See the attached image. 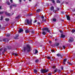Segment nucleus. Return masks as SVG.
Masks as SVG:
<instances>
[{
  "label": "nucleus",
  "mask_w": 75,
  "mask_h": 75,
  "mask_svg": "<svg viewBox=\"0 0 75 75\" xmlns=\"http://www.w3.org/2000/svg\"><path fill=\"white\" fill-rule=\"evenodd\" d=\"M33 71H34V73H37V72H38V71H37V70L36 69H34L33 70Z\"/></svg>",
  "instance_id": "nucleus-18"
},
{
  "label": "nucleus",
  "mask_w": 75,
  "mask_h": 75,
  "mask_svg": "<svg viewBox=\"0 0 75 75\" xmlns=\"http://www.w3.org/2000/svg\"><path fill=\"white\" fill-rule=\"evenodd\" d=\"M10 9H11V8H13V5H11L10 6Z\"/></svg>",
  "instance_id": "nucleus-34"
},
{
  "label": "nucleus",
  "mask_w": 75,
  "mask_h": 75,
  "mask_svg": "<svg viewBox=\"0 0 75 75\" xmlns=\"http://www.w3.org/2000/svg\"><path fill=\"white\" fill-rule=\"evenodd\" d=\"M20 17V16H18L17 17H16L15 18H19V17Z\"/></svg>",
  "instance_id": "nucleus-43"
},
{
  "label": "nucleus",
  "mask_w": 75,
  "mask_h": 75,
  "mask_svg": "<svg viewBox=\"0 0 75 75\" xmlns=\"http://www.w3.org/2000/svg\"><path fill=\"white\" fill-rule=\"evenodd\" d=\"M6 51H7V48H4V52H6Z\"/></svg>",
  "instance_id": "nucleus-31"
},
{
  "label": "nucleus",
  "mask_w": 75,
  "mask_h": 75,
  "mask_svg": "<svg viewBox=\"0 0 75 75\" xmlns=\"http://www.w3.org/2000/svg\"><path fill=\"white\" fill-rule=\"evenodd\" d=\"M57 3H60V1L58 0L57 1Z\"/></svg>",
  "instance_id": "nucleus-35"
},
{
  "label": "nucleus",
  "mask_w": 75,
  "mask_h": 75,
  "mask_svg": "<svg viewBox=\"0 0 75 75\" xmlns=\"http://www.w3.org/2000/svg\"><path fill=\"white\" fill-rule=\"evenodd\" d=\"M42 21L43 22H46V19H42Z\"/></svg>",
  "instance_id": "nucleus-27"
},
{
  "label": "nucleus",
  "mask_w": 75,
  "mask_h": 75,
  "mask_svg": "<svg viewBox=\"0 0 75 75\" xmlns=\"http://www.w3.org/2000/svg\"><path fill=\"white\" fill-rule=\"evenodd\" d=\"M72 32L73 33H74L75 32V30L74 29V30H72Z\"/></svg>",
  "instance_id": "nucleus-37"
},
{
  "label": "nucleus",
  "mask_w": 75,
  "mask_h": 75,
  "mask_svg": "<svg viewBox=\"0 0 75 75\" xmlns=\"http://www.w3.org/2000/svg\"><path fill=\"white\" fill-rule=\"evenodd\" d=\"M67 19V20H69V21H70L71 20V18H70V16L67 15L66 16Z\"/></svg>",
  "instance_id": "nucleus-10"
},
{
  "label": "nucleus",
  "mask_w": 75,
  "mask_h": 75,
  "mask_svg": "<svg viewBox=\"0 0 75 75\" xmlns=\"http://www.w3.org/2000/svg\"><path fill=\"white\" fill-rule=\"evenodd\" d=\"M32 34H35V32H34V30H32L31 31Z\"/></svg>",
  "instance_id": "nucleus-25"
},
{
  "label": "nucleus",
  "mask_w": 75,
  "mask_h": 75,
  "mask_svg": "<svg viewBox=\"0 0 75 75\" xmlns=\"http://www.w3.org/2000/svg\"><path fill=\"white\" fill-rule=\"evenodd\" d=\"M67 59H65L63 60V64H64V65H65V64H66L65 62H67Z\"/></svg>",
  "instance_id": "nucleus-9"
},
{
  "label": "nucleus",
  "mask_w": 75,
  "mask_h": 75,
  "mask_svg": "<svg viewBox=\"0 0 75 75\" xmlns=\"http://www.w3.org/2000/svg\"><path fill=\"white\" fill-rule=\"evenodd\" d=\"M57 72H58V73H59L60 72H61V71L60 70V69H58L57 70Z\"/></svg>",
  "instance_id": "nucleus-32"
},
{
  "label": "nucleus",
  "mask_w": 75,
  "mask_h": 75,
  "mask_svg": "<svg viewBox=\"0 0 75 75\" xmlns=\"http://www.w3.org/2000/svg\"><path fill=\"white\" fill-rule=\"evenodd\" d=\"M2 54L1 53V52H0V55H1Z\"/></svg>",
  "instance_id": "nucleus-59"
},
{
  "label": "nucleus",
  "mask_w": 75,
  "mask_h": 75,
  "mask_svg": "<svg viewBox=\"0 0 75 75\" xmlns=\"http://www.w3.org/2000/svg\"><path fill=\"white\" fill-rule=\"evenodd\" d=\"M6 35L7 36H8V37H9V36H10V34H6Z\"/></svg>",
  "instance_id": "nucleus-33"
},
{
  "label": "nucleus",
  "mask_w": 75,
  "mask_h": 75,
  "mask_svg": "<svg viewBox=\"0 0 75 75\" xmlns=\"http://www.w3.org/2000/svg\"><path fill=\"white\" fill-rule=\"evenodd\" d=\"M3 20V16H1L0 20L1 21V20Z\"/></svg>",
  "instance_id": "nucleus-29"
},
{
  "label": "nucleus",
  "mask_w": 75,
  "mask_h": 75,
  "mask_svg": "<svg viewBox=\"0 0 75 75\" xmlns=\"http://www.w3.org/2000/svg\"><path fill=\"white\" fill-rule=\"evenodd\" d=\"M52 20L53 21H54V22H55L57 21V19H56V18H54Z\"/></svg>",
  "instance_id": "nucleus-22"
},
{
  "label": "nucleus",
  "mask_w": 75,
  "mask_h": 75,
  "mask_svg": "<svg viewBox=\"0 0 75 75\" xmlns=\"http://www.w3.org/2000/svg\"><path fill=\"white\" fill-rule=\"evenodd\" d=\"M42 31H43L42 32V34L45 35L46 34H47V32H45L44 31H46L48 33H50V30H49V28H45L42 29Z\"/></svg>",
  "instance_id": "nucleus-2"
},
{
  "label": "nucleus",
  "mask_w": 75,
  "mask_h": 75,
  "mask_svg": "<svg viewBox=\"0 0 75 75\" xmlns=\"http://www.w3.org/2000/svg\"><path fill=\"white\" fill-rule=\"evenodd\" d=\"M57 71H58V69L56 68L54 71V73H55L56 72H57Z\"/></svg>",
  "instance_id": "nucleus-21"
},
{
  "label": "nucleus",
  "mask_w": 75,
  "mask_h": 75,
  "mask_svg": "<svg viewBox=\"0 0 75 75\" xmlns=\"http://www.w3.org/2000/svg\"><path fill=\"white\" fill-rule=\"evenodd\" d=\"M61 69H62V70H63V69H64V67H61Z\"/></svg>",
  "instance_id": "nucleus-46"
},
{
  "label": "nucleus",
  "mask_w": 75,
  "mask_h": 75,
  "mask_svg": "<svg viewBox=\"0 0 75 75\" xmlns=\"http://www.w3.org/2000/svg\"><path fill=\"white\" fill-rule=\"evenodd\" d=\"M48 75H52V74H51V73H50L48 74Z\"/></svg>",
  "instance_id": "nucleus-57"
},
{
  "label": "nucleus",
  "mask_w": 75,
  "mask_h": 75,
  "mask_svg": "<svg viewBox=\"0 0 75 75\" xmlns=\"http://www.w3.org/2000/svg\"><path fill=\"white\" fill-rule=\"evenodd\" d=\"M26 50L27 51V52H30V51H31V47H30L29 45H26V47H23L24 52H25Z\"/></svg>",
  "instance_id": "nucleus-1"
},
{
  "label": "nucleus",
  "mask_w": 75,
  "mask_h": 75,
  "mask_svg": "<svg viewBox=\"0 0 75 75\" xmlns=\"http://www.w3.org/2000/svg\"><path fill=\"white\" fill-rule=\"evenodd\" d=\"M2 50H3V49L2 48H1L0 49V52H1V51H2Z\"/></svg>",
  "instance_id": "nucleus-50"
},
{
  "label": "nucleus",
  "mask_w": 75,
  "mask_h": 75,
  "mask_svg": "<svg viewBox=\"0 0 75 75\" xmlns=\"http://www.w3.org/2000/svg\"><path fill=\"white\" fill-rule=\"evenodd\" d=\"M12 55H15V57H17V53H14V52H13L12 53Z\"/></svg>",
  "instance_id": "nucleus-11"
},
{
  "label": "nucleus",
  "mask_w": 75,
  "mask_h": 75,
  "mask_svg": "<svg viewBox=\"0 0 75 75\" xmlns=\"http://www.w3.org/2000/svg\"><path fill=\"white\" fill-rule=\"evenodd\" d=\"M24 30H23V28H20L19 29V33H22V32H23Z\"/></svg>",
  "instance_id": "nucleus-8"
},
{
  "label": "nucleus",
  "mask_w": 75,
  "mask_h": 75,
  "mask_svg": "<svg viewBox=\"0 0 75 75\" xmlns=\"http://www.w3.org/2000/svg\"><path fill=\"white\" fill-rule=\"evenodd\" d=\"M57 9L58 11H59V8H57Z\"/></svg>",
  "instance_id": "nucleus-55"
},
{
  "label": "nucleus",
  "mask_w": 75,
  "mask_h": 75,
  "mask_svg": "<svg viewBox=\"0 0 75 75\" xmlns=\"http://www.w3.org/2000/svg\"><path fill=\"white\" fill-rule=\"evenodd\" d=\"M12 5L13 7H16L17 6V5L16 4H13Z\"/></svg>",
  "instance_id": "nucleus-30"
},
{
  "label": "nucleus",
  "mask_w": 75,
  "mask_h": 75,
  "mask_svg": "<svg viewBox=\"0 0 75 75\" xmlns=\"http://www.w3.org/2000/svg\"><path fill=\"white\" fill-rule=\"evenodd\" d=\"M38 52V50L36 49L35 50V54H37Z\"/></svg>",
  "instance_id": "nucleus-23"
},
{
  "label": "nucleus",
  "mask_w": 75,
  "mask_h": 75,
  "mask_svg": "<svg viewBox=\"0 0 75 75\" xmlns=\"http://www.w3.org/2000/svg\"><path fill=\"white\" fill-rule=\"evenodd\" d=\"M54 9V7L53 6H52L50 8V10L51 11H52Z\"/></svg>",
  "instance_id": "nucleus-15"
},
{
  "label": "nucleus",
  "mask_w": 75,
  "mask_h": 75,
  "mask_svg": "<svg viewBox=\"0 0 75 75\" xmlns=\"http://www.w3.org/2000/svg\"><path fill=\"white\" fill-rule=\"evenodd\" d=\"M26 23L28 24H32V20L31 19L30 21H29L28 19L27 20Z\"/></svg>",
  "instance_id": "nucleus-6"
},
{
  "label": "nucleus",
  "mask_w": 75,
  "mask_h": 75,
  "mask_svg": "<svg viewBox=\"0 0 75 75\" xmlns=\"http://www.w3.org/2000/svg\"><path fill=\"white\" fill-rule=\"evenodd\" d=\"M60 58H63V57H62V55L61 54V55L60 56Z\"/></svg>",
  "instance_id": "nucleus-45"
},
{
  "label": "nucleus",
  "mask_w": 75,
  "mask_h": 75,
  "mask_svg": "<svg viewBox=\"0 0 75 75\" xmlns=\"http://www.w3.org/2000/svg\"><path fill=\"white\" fill-rule=\"evenodd\" d=\"M59 43H55V44L52 45L51 46L52 47H57L59 46Z\"/></svg>",
  "instance_id": "nucleus-4"
},
{
  "label": "nucleus",
  "mask_w": 75,
  "mask_h": 75,
  "mask_svg": "<svg viewBox=\"0 0 75 75\" xmlns=\"http://www.w3.org/2000/svg\"><path fill=\"white\" fill-rule=\"evenodd\" d=\"M4 13V11H0V15H1V14H3Z\"/></svg>",
  "instance_id": "nucleus-26"
},
{
  "label": "nucleus",
  "mask_w": 75,
  "mask_h": 75,
  "mask_svg": "<svg viewBox=\"0 0 75 75\" xmlns=\"http://www.w3.org/2000/svg\"><path fill=\"white\" fill-rule=\"evenodd\" d=\"M37 20H35L34 23H37Z\"/></svg>",
  "instance_id": "nucleus-47"
},
{
  "label": "nucleus",
  "mask_w": 75,
  "mask_h": 75,
  "mask_svg": "<svg viewBox=\"0 0 75 75\" xmlns=\"http://www.w3.org/2000/svg\"><path fill=\"white\" fill-rule=\"evenodd\" d=\"M7 4H8V5H10V3L8 2H7Z\"/></svg>",
  "instance_id": "nucleus-41"
},
{
  "label": "nucleus",
  "mask_w": 75,
  "mask_h": 75,
  "mask_svg": "<svg viewBox=\"0 0 75 75\" xmlns=\"http://www.w3.org/2000/svg\"><path fill=\"white\" fill-rule=\"evenodd\" d=\"M5 20L6 21H9V20H10V19L9 18H6L5 19Z\"/></svg>",
  "instance_id": "nucleus-17"
},
{
  "label": "nucleus",
  "mask_w": 75,
  "mask_h": 75,
  "mask_svg": "<svg viewBox=\"0 0 75 75\" xmlns=\"http://www.w3.org/2000/svg\"><path fill=\"white\" fill-rule=\"evenodd\" d=\"M0 10L1 9V6H0Z\"/></svg>",
  "instance_id": "nucleus-62"
},
{
  "label": "nucleus",
  "mask_w": 75,
  "mask_h": 75,
  "mask_svg": "<svg viewBox=\"0 0 75 75\" xmlns=\"http://www.w3.org/2000/svg\"><path fill=\"white\" fill-rule=\"evenodd\" d=\"M39 62V60L38 59H37L35 60V62L36 63H38Z\"/></svg>",
  "instance_id": "nucleus-20"
},
{
  "label": "nucleus",
  "mask_w": 75,
  "mask_h": 75,
  "mask_svg": "<svg viewBox=\"0 0 75 75\" xmlns=\"http://www.w3.org/2000/svg\"><path fill=\"white\" fill-rule=\"evenodd\" d=\"M47 58L48 59H50V58H51L50 57H47Z\"/></svg>",
  "instance_id": "nucleus-49"
},
{
  "label": "nucleus",
  "mask_w": 75,
  "mask_h": 75,
  "mask_svg": "<svg viewBox=\"0 0 75 75\" xmlns=\"http://www.w3.org/2000/svg\"><path fill=\"white\" fill-rule=\"evenodd\" d=\"M41 18L42 20L43 19H44V16H41Z\"/></svg>",
  "instance_id": "nucleus-40"
},
{
  "label": "nucleus",
  "mask_w": 75,
  "mask_h": 75,
  "mask_svg": "<svg viewBox=\"0 0 75 75\" xmlns=\"http://www.w3.org/2000/svg\"><path fill=\"white\" fill-rule=\"evenodd\" d=\"M30 31L28 29H26L25 30V33H30Z\"/></svg>",
  "instance_id": "nucleus-13"
},
{
  "label": "nucleus",
  "mask_w": 75,
  "mask_h": 75,
  "mask_svg": "<svg viewBox=\"0 0 75 75\" xmlns=\"http://www.w3.org/2000/svg\"><path fill=\"white\" fill-rule=\"evenodd\" d=\"M61 55V54H56V56H57V57H60Z\"/></svg>",
  "instance_id": "nucleus-24"
},
{
  "label": "nucleus",
  "mask_w": 75,
  "mask_h": 75,
  "mask_svg": "<svg viewBox=\"0 0 75 75\" xmlns=\"http://www.w3.org/2000/svg\"><path fill=\"white\" fill-rule=\"evenodd\" d=\"M49 43H50V44H51V41L50 40V41H49Z\"/></svg>",
  "instance_id": "nucleus-58"
},
{
  "label": "nucleus",
  "mask_w": 75,
  "mask_h": 75,
  "mask_svg": "<svg viewBox=\"0 0 75 75\" xmlns=\"http://www.w3.org/2000/svg\"><path fill=\"white\" fill-rule=\"evenodd\" d=\"M19 0V2H21V0Z\"/></svg>",
  "instance_id": "nucleus-64"
},
{
  "label": "nucleus",
  "mask_w": 75,
  "mask_h": 75,
  "mask_svg": "<svg viewBox=\"0 0 75 75\" xmlns=\"http://www.w3.org/2000/svg\"><path fill=\"white\" fill-rule=\"evenodd\" d=\"M7 48L8 50H11V46H7Z\"/></svg>",
  "instance_id": "nucleus-16"
},
{
  "label": "nucleus",
  "mask_w": 75,
  "mask_h": 75,
  "mask_svg": "<svg viewBox=\"0 0 75 75\" xmlns=\"http://www.w3.org/2000/svg\"><path fill=\"white\" fill-rule=\"evenodd\" d=\"M56 68L55 66H54L53 67H52V68L54 69V68Z\"/></svg>",
  "instance_id": "nucleus-54"
},
{
  "label": "nucleus",
  "mask_w": 75,
  "mask_h": 75,
  "mask_svg": "<svg viewBox=\"0 0 75 75\" xmlns=\"http://www.w3.org/2000/svg\"><path fill=\"white\" fill-rule=\"evenodd\" d=\"M74 41V38L72 37H70L68 40L69 42H72Z\"/></svg>",
  "instance_id": "nucleus-5"
},
{
  "label": "nucleus",
  "mask_w": 75,
  "mask_h": 75,
  "mask_svg": "<svg viewBox=\"0 0 75 75\" xmlns=\"http://www.w3.org/2000/svg\"><path fill=\"white\" fill-rule=\"evenodd\" d=\"M65 37V35H64L63 34H62L61 35V38H64Z\"/></svg>",
  "instance_id": "nucleus-14"
},
{
  "label": "nucleus",
  "mask_w": 75,
  "mask_h": 75,
  "mask_svg": "<svg viewBox=\"0 0 75 75\" xmlns=\"http://www.w3.org/2000/svg\"><path fill=\"white\" fill-rule=\"evenodd\" d=\"M55 41H58V39H55Z\"/></svg>",
  "instance_id": "nucleus-61"
},
{
  "label": "nucleus",
  "mask_w": 75,
  "mask_h": 75,
  "mask_svg": "<svg viewBox=\"0 0 75 75\" xmlns=\"http://www.w3.org/2000/svg\"><path fill=\"white\" fill-rule=\"evenodd\" d=\"M63 48V49H65V46H62Z\"/></svg>",
  "instance_id": "nucleus-44"
},
{
  "label": "nucleus",
  "mask_w": 75,
  "mask_h": 75,
  "mask_svg": "<svg viewBox=\"0 0 75 75\" xmlns=\"http://www.w3.org/2000/svg\"><path fill=\"white\" fill-rule=\"evenodd\" d=\"M59 31L61 33H63L62 30H60Z\"/></svg>",
  "instance_id": "nucleus-51"
},
{
  "label": "nucleus",
  "mask_w": 75,
  "mask_h": 75,
  "mask_svg": "<svg viewBox=\"0 0 75 75\" xmlns=\"http://www.w3.org/2000/svg\"><path fill=\"white\" fill-rule=\"evenodd\" d=\"M41 11V9H38L37 10H36L37 12H40Z\"/></svg>",
  "instance_id": "nucleus-28"
},
{
  "label": "nucleus",
  "mask_w": 75,
  "mask_h": 75,
  "mask_svg": "<svg viewBox=\"0 0 75 75\" xmlns=\"http://www.w3.org/2000/svg\"><path fill=\"white\" fill-rule=\"evenodd\" d=\"M5 52H4V51H3L2 53L3 54H4L5 53Z\"/></svg>",
  "instance_id": "nucleus-52"
},
{
  "label": "nucleus",
  "mask_w": 75,
  "mask_h": 75,
  "mask_svg": "<svg viewBox=\"0 0 75 75\" xmlns=\"http://www.w3.org/2000/svg\"><path fill=\"white\" fill-rule=\"evenodd\" d=\"M51 51H52V52H55V50H51Z\"/></svg>",
  "instance_id": "nucleus-42"
},
{
  "label": "nucleus",
  "mask_w": 75,
  "mask_h": 75,
  "mask_svg": "<svg viewBox=\"0 0 75 75\" xmlns=\"http://www.w3.org/2000/svg\"><path fill=\"white\" fill-rule=\"evenodd\" d=\"M51 0L52 1V2L53 3H55V1H54V0Z\"/></svg>",
  "instance_id": "nucleus-38"
},
{
  "label": "nucleus",
  "mask_w": 75,
  "mask_h": 75,
  "mask_svg": "<svg viewBox=\"0 0 75 75\" xmlns=\"http://www.w3.org/2000/svg\"><path fill=\"white\" fill-rule=\"evenodd\" d=\"M1 30H4V29H5V28H1Z\"/></svg>",
  "instance_id": "nucleus-36"
},
{
  "label": "nucleus",
  "mask_w": 75,
  "mask_h": 75,
  "mask_svg": "<svg viewBox=\"0 0 75 75\" xmlns=\"http://www.w3.org/2000/svg\"><path fill=\"white\" fill-rule=\"evenodd\" d=\"M15 36L16 37L14 38L15 39H18L17 38L19 37V35L18 34L16 35Z\"/></svg>",
  "instance_id": "nucleus-12"
},
{
  "label": "nucleus",
  "mask_w": 75,
  "mask_h": 75,
  "mask_svg": "<svg viewBox=\"0 0 75 75\" xmlns=\"http://www.w3.org/2000/svg\"><path fill=\"white\" fill-rule=\"evenodd\" d=\"M10 1L12 3H13V0H10Z\"/></svg>",
  "instance_id": "nucleus-53"
},
{
  "label": "nucleus",
  "mask_w": 75,
  "mask_h": 75,
  "mask_svg": "<svg viewBox=\"0 0 75 75\" xmlns=\"http://www.w3.org/2000/svg\"><path fill=\"white\" fill-rule=\"evenodd\" d=\"M67 64H68L69 65H72V63H71L70 62H69V61L67 62Z\"/></svg>",
  "instance_id": "nucleus-19"
},
{
  "label": "nucleus",
  "mask_w": 75,
  "mask_h": 75,
  "mask_svg": "<svg viewBox=\"0 0 75 75\" xmlns=\"http://www.w3.org/2000/svg\"><path fill=\"white\" fill-rule=\"evenodd\" d=\"M38 6V5H37V4H36L35 5V6Z\"/></svg>",
  "instance_id": "nucleus-63"
},
{
  "label": "nucleus",
  "mask_w": 75,
  "mask_h": 75,
  "mask_svg": "<svg viewBox=\"0 0 75 75\" xmlns=\"http://www.w3.org/2000/svg\"><path fill=\"white\" fill-rule=\"evenodd\" d=\"M33 15V14L32 13L30 14V15H29L28 16H31Z\"/></svg>",
  "instance_id": "nucleus-56"
},
{
  "label": "nucleus",
  "mask_w": 75,
  "mask_h": 75,
  "mask_svg": "<svg viewBox=\"0 0 75 75\" xmlns=\"http://www.w3.org/2000/svg\"><path fill=\"white\" fill-rule=\"evenodd\" d=\"M61 13L62 14H64V11H62L61 12Z\"/></svg>",
  "instance_id": "nucleus-48"
},
{
  "label": "nucleus",
  "mask_w": 75,
  "mask_h": 75,
  "mask_svg": "<svg viewBox=\"0 0 75 75\" xmlns=\"http://www.w3.org/2000/svg\"><path fill=\"white\" fill-rule=\"evenodd\" d=\"M3 41L4 42H7L9 41V39L7 38L3 39Z\"/></svg>",
  "instance_id": "nucleus-7"
},
{
  "label": "nucleus",
  "mask_w": 75,
  "mask_h": 75,
  "mask_svg": "<svg viewBox=\"0 0 75 75\" xmlns=\"http://www.w3.org/2000/svg\"><path fill=\"white\" fill-rule=\"evenodd\" d=\"M6 16H11L10 13L7 14Z\"/></svg>",
  "instance_id": "nucleus-39"
},
{
  "label": "nucleus",
  "mask_w": 75,
  "mask_h": 75,
  "mask_svg": "<svg viewBox=\"0 0 75 75\" xmlns=\"http://www.w3.org/2000/svg\"><path fill=\"white\" fill-rule=\"evenodd\" d=\"M6 14H7V12H5V13Z\"/></svg>",
  "instance_id": "nucleus-60"
},
{
  "label": "nucleus",
  "mask_w": 75,
  "mask_h": 75,
  "mask_svg": "<svg viewBox=\"0 0 75 75\" xmlns=\"http://www.w3.org/2000/svg\"><path fill=\"white\" fill-rule=\"evenodd\" d=\"M49 71V70L46 69H42L41 70H40L41 73H42V74H44V73H46V72H48Z\"/></svg>",
  "instance_id": "nucleus-3"
}]
</instances>
